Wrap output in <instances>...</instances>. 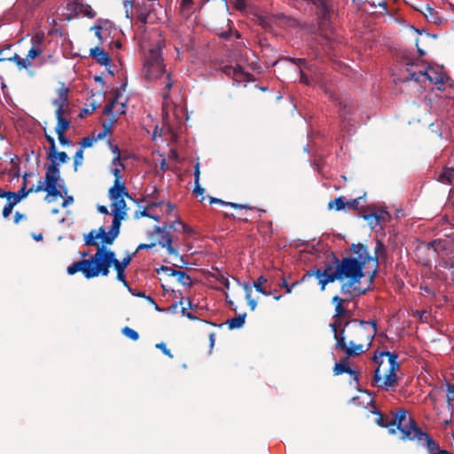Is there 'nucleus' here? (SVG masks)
<instances>
[{"label":"nucleus","instance_id":"nucleus-42","mask_svg":"<svg viewBox=\"0 0 454 454\" xmlns=\"http://www.w3.org/2000/svg\"><path fill=\"white\" fill-rule=\"evenodd\" d=\"M44 34L43 33H36L31 38L32 46L35 48H41L42 43L44 41Z\"/></svg>","mask_w":454,"mask_h":454},{"label":"nucleus","instance_id":"nucleus-7","mask_svg":"<svg viewBox=\"0 0 454 454\" xmlns=\"http://www.w3.org/2000/svg\"><path fill=\"white\" fill-rule=\"evenodd\" d=\"M123 215H114L112 225L108 231L106 228L101 226L98 230H91L89 233L84 235V244L87 247H101L107 245L114 244L115 239L120 234L121 221L124 220Z\"/></svg>","mask_w":454,"mask_h":454},{"label":"nucleus","instance_id":"nucleus-3","mask_svg":"<svg viewBox=\"0 0 454 454\" xmlns=\"http://www.w3.org/2000/svg\"><path fill=\"white\" fill-rule=\"evenodd\" d=\"M333 271L338 281L341 282L340 293L342 294H364L367 288L361 286V280L364 277L361 264L351 256H345L341 259L333 255L331 262Z\"/></svg>","mask_w":454,"mask_h":454},{"label":"nucleus","instance_id":"nucleus-17","mask_svg":"<svg viewBox=\"0 0 454 454\" xmlns=\"http://www.w3.org/2000/svg\"><path fill=\"white\" fill-rule=\"evenodd\" d=\"M407 71L409 72L411 80L419 81L420 76H426L431 82L434 83L435 85L444 83L442 74L435 71L433 68L419 71V73L411 72L409 68H407Z\"/></svg>","mask_w":454,"mask_h":454},{"label":"nucleus","instance_id":"nucleus-9","mask_svg":"<svg viewBox=\"0 0 454 454\" xmlns=\"http://www.w3.org/2000/svg\"><path fill=\"white\" fill-rule=\"evenodd\" d=\"M385 250L384 244L377 240L376 247L374 248V254L372 255L369 252V248L363 243L352 244L349 251L354 254L351 259L356 260L361 264V268L364 270L367 264L373 262L374 268L370 275L371 280H372L377 274V267L379 264L378 257L380 252Z\"/></svg>","mask_w":454,"mask_h":454},{"label":"nucleus","instance_id":"nucleus-20","mask_svg":"<svg viewBox=\"0 0 454 454\" xmlns=\"http://www.w3.org/2000/svg\"><path fill=\"white\" fill-rule=\"evenodd\" d=\"M437 180L444 184L454 185V154L451 167L444 168L439 174Z\"/></svg>","mask_w":454,"mask_h":454},{"label":"nucleus","instance_id":"nucleus-19","mask_svg":"<svg viewBox=\"0 0 454 454\" xmlns=\"http://www.w3.org/2000/svg\"><path fill=\"white\" fill-rule=\"evenodd\" d=\"M90 56L101 66L107 67L111 64V58L109 54L104 49H101L98 46L90 50Z\"/></svg>","mask_w":454,"mask_h":454},{"label":"nucleus","instance_id":"nucleus-38","mask_svg":"<svg viewBox=\"0 0 454 454\" xmlns=\"http://www.w3.org/2000/svg\"><path fill=\"white\" fill-rule=\"evenodd\" d=\"M81 13H82L85 17L90 19H93L96 16V12L92 9V7L88 4L84 0H82V8L81 10Z\"/></svg>","mask_w":454,"mask_h":454},{"label":"nucleus","instance_id":"nucleus-39","mask_svg":"<svg viewBox=\"0 0 454 454\" xmlns=\"http://www.w3.org/2000/svg\"><path fill=\"white\" fill-rule=\"evenodd\" d=\"M83 162V150L82 148H79L74 156V171H77L79 166H81Z\"/></svg>","mask_w":454,"mask_h":454},{"label":"nucleus","instance_id":"nucleus-28","mask_svg":"<svg viewBox=\"0 0 454 454\" xmlns=\"http://www.w3.org/2000/svg\"><path fill=\"white\" fill-rule=\"evenodd\" d=\"M168 276L176 277L177 281L184 286H191V285H192V278L185 271H183V270L172 271L171 273H168Z\"/></svg>","mask_w":454,"mask_h":454},{"label":"nucleus","instance_id":"nucleus-51","mask_svg":"<svg viewBox=\"0 0 454 454\" xmlns=\"http://www.w3.org/2000/svg\"><path fill=\"white\" fill-rule=\"evenodd\" d=\"M45 138L50 145L49 152L54 153L57 148L54 137L51 135L45 134Z\"/></svg>","mask_w":454,"mask_h":454},{"label":"nucleus","instance_id":"nucleus-4","mask_svg":"<svg viewBox=\"0 0 454 454\" xmlns=\"http://www.w3.org/2000/svg\"><path fill=\"white\" fill-rule=\"evenodd\" d=\"M165 47V42L162 39H159L154 47L149 50L148 54L145 56L144 60V76L148 82L159 79L160 76L165 74V88L167 92L163 93V98L168 97V91L173 86L171 79V73L167 72L165 65L163 64V58L161 56V50Z\"/></svg>","mask_w":454,"mask_h":454},{"label":"nucleus","instance_id":"nucleus-27","mask_svg":"<svg viewBox=\"0 0 454 454\" xmlns=\"http://www.w3.org/2000/svg\"><path fill=\"white\" fill-rule=\"evenodd\" d=\"M30 193L28 188L21 187L17 192H10V200H12L14 205H17Z\"/></svg>","mask_w":454,"mask_h":454},{"label":"nucleus","instance_id":"nucleus-43","mask_svg":"<svg viewBox=\"0 0 454 454\" xmlns=\"http://www.w3.org/2000/svg\"><path fill=\"white\" fill-rule=\"evenodd\" d=\"M43 51H42V48H35V47H31L30 50L28 51L27 56H26V59H28V61L32 62L33 59H35V58L39 57L41 54H42Z\"/></svg>","mask_w":454,"mask_h":454},{"label":"nucleus","instance_id":"nucleus-50","mask_svg":"<svg viewBox=\"0 0 454 454\" xmlns=\"http://www.w3.org/2000/svg\"><path fill=\"white\" fill-rule=\"evenodd\" d=\"M290 61L298 66L301 70H302V68H310V67L307 65L305 59H290Z\"/></svg>","mask_w":454,"mask_h":454},{"label":"nucleus","instance_id":"nucleus-60","mask_svg":"<svg viewBox=\"0 0 454 454\" xmlns=\"http://www.w3.org/2000/svg\"><path fill=\"white\" fill-rule=\"evenodd\" d=\"M193 192L197 195H202L204 193V192H205V189L200 186V182L199 183H194V190H193Z\"/></svg>","mask_w":454,"mask_h":454},{"label":"nucleus","instance_id":"nucleus-62","mask_svg":"<svg viewBox=\"0 0 454 454\" xmlns=\"http://www.w3.org/2000/svg\"><path fill=\"white\" fill-rule=\"evenodd\" d=\"M34 174L32 172H29V173H25L23 176H22V186L21 187H26L27 188V179L28 177H31L33 176Z\"/></svg>","mask_w":454,"mask_h":454},{"label":"nucleus","instance_id":"nucleus-22","mask_svg":"<svg viewBox=\"0 0 454 454\" xmlns=\"http://www.w3.org/2000/svg\"><path fill=\"white\" fill-rule=\"evenodd\" d=\"M55 116L57 119V125L55 127L56 133L65 134L70 128L71 121L67 119L65 114H62V112L55 113Z\"/></svg>","mask_w":454,"mask_h":454},{"label":"nucleus","instance_id":"nucleus-37","mask_svg":"<svg viewBox=\"0 0 454 454\" xmlns=\"http://www.w3.org/2000/svg\"><path fill=\"white\" fill-rule=\"evenodd\" d=\"M121 333L123 335H125L127 338L132 340H137L139 339L138 333L129 326L123 327L121 329Z\"/></svg>","mask_w":454,"mask_h":454},{"label":"nucleus","instance_id":"nucleus-54","mask_svg":"<svg viewBox=\"0 0 454 454\" xmlns=\"http://www.w3.org/2000/svg\"><path fill=\"white\" fill-rule=\"evenodd\" d=\"M362 199V197L354 199L350 201L346 202V207L352 208V209H357L359 205V200Z\"/></svg>","mask_w":454,"mask_h":454},{"label":"nucleus","instance_id":"nucleus-47","mask_svg":"<svg viewBox=\"0 0 454 454\" xmlns=\"http://www.w3.org/2000/svg\"><path fill=\"white\" fill-rule=\"evenodd\" d=\"M11 50H12V45H10V44L6 45L5 47H3V48L0 47V58L3 59L2 62L7 61V59H5V58H9V55L12 53Z\"/></svg>","mask_w":454,"mask_h":454},{"label":"nucleus","instance_id":"nucleus-18","mask_svg":"<svg viewBox=\"0 0 454 454\" xmlns=\"http://www.w3.org/2000/svg\"><path fill=\"white\" fill-rule=\"evenodd\" d=\"M384 356H387L388 358V364H389L388 369H394V370L399 369L400 364L397 361L398 355L395 353H391L389 351H380L379 353L374 354L372 360H373V362H375L376 364H379L378 366L380 367L381 364H383V361L381 360V358Z\"/></svg>","mask_w":454,"mask_h":454},{"label":"nucleus","instance_id":"nucleus-35","mask_svg":"<svg viewBox=\"0 0 454 454\" xmlns=\"http://www.w3.org/2000/svg\"><path fill=\"white\" fill-rule=\"evenodd\" d=\"M315 4L321 11V15L324 20L330 18V8L326 3V0H315Z\"/></svg>","mask_w":454,"mask_h":454},{"label":"nucleus","instance_id":"nucleus-12","mask_svg":"<svg viewBox=\"0 0 454 454\" xmlns=\"http://www.w3.org/2000/svg\"><path fill=\"white\" fill-rule=\"evenodd\" d=\"M108 197L112 200V215H120L126 218L128 207L124 199L128 198L129 200H133L129 195L128 189L125 188L123 192L118 191L116 193H113L112 190H109Z\"/></svg>","mask_w":454,"mask_h":454},{"label":"nucleus","instance_id":"nucleus-15","mask_svg":"<svg viewBox=\"0 0 454 454\" xmlns=\"http://www.w3.org/2000/svg\"><path fill=\"white\" fill-rule=\"evenodd\" d=\"M124 7L126 9L127 17L129 16L128 8H134L136 10L137 20L143 26L147 23L149 15L153 10V4L145 3V0L142 2L124 0Z\"/></svg>","mask_w":454,"mask_h":454},{"label":"nucleus","instance_id":"nucleus-6","mask_svg":"<svg viewBox=\"0 0 454 454\" xmlns=\"http://www.w3.org/2000/svg\"><path fill=\"white\" fill-rule=\"evenodd\" d=\"M372 413L377 415L375 423L379 427L388 428V433L390 434H395L396 430H398L402 434L400 437L401 440L406 441V438L410 437L411 423L409 420L413 419L411 416H408L405 410L397 411L392 419L385 416L378 410H375Z\"/></svg>","mask_w":454,"mask_h":454},{"label":"nucleus","instance_id":"nucleus-14","mask_svg":"<svg viewBox=\"0 0 454 454\" xmlns=\"http://www.w3.org/2000/svg\"><path fill=\"white\" fill-rule=\"evenodd\" d=\"M315 276L319 280L320 288L322 291L325 289V286L329 283H333L337 280L333 271V265L327 263L325 269L322 270L320 269H317L315 270L308 271L304 274L301 278V281H306L311 277Z\"/></svg>","mask_w":454,"mask_h":454},{"label":"nucleus","instance_id":"nucleus-48","mask_svg":"<svg viewBox=\"0 0 454 454\" xmlns=\"http://www.w3.org/2000/svg\"><path fill=\"white\" fill-rule=\"evenodd\" d=\"M115 270H116V273H117L116 274L117 280L121 282L124 286H126L127 288L129 289V283L126 280V277H125V270H120L119 269Z\"/></svg>","mask_w":454,"mask_h":454},{"label":"nucleus","instance_id":"nucleus-45","mask_svg":"<svg viewBox=\"0 0 454 454\" xmlns=\"http://www.w3.org/2000/svg\"><path fill=\"white\" fill-rule=\"evenodd\" d=\"M95 142L94 134L92 136L85 137L82 139L80 142L81 148L85 149L91 147L93 145V143Z\"/></svg>","mask_w":454,"mask_h":454},{"label":"nucleus","instance_id":"nucleus-16","mask_svg":"<svg viewBox=\"0 0 454 454\" xmlns=\"http://www.w3.org/2000/svg\"><path fill=\"white\" fill-rule=\"evenodd\" d=\"M119 97V94L116 93L115 97L109 101L104 107L103 114L105 115H108L109 118L107 120L103 121L102 127L103 129H106V130L112 133V129L114 123L117 121V119L115 118L114 114V109L117 106L118 102L117 98Z\"/></svg>","mask_w":454,"mask_h":454},{"label":"nucleus","instance_id":"nucleus-40","mask_svg":"<svg viewBox=\"0 0 454 454\" xmlns=\"http://www.w3.org/2000/svg\"><path fill=\"white\" fill-rule=\"evenodd\" d=\"M52 105L57 107L55 113L62 112V114L67 113V109L68 107V104L65 103L64 101L60 100L59 98L53 99Z\"/></svg>","mask_w":454,"mask_h":454},{"label":"nucleus","instance_id":"nucleus-31","mask_svg":"<svg viewBox=\"0 0 454 454\" xmlns=\"http://www.w3.org/2000/svg\"><path fill=\"white\" fill-rule=\"evenodd\" d=\"M82 8V0H74L67 4V10L69 12V15L76 17L81 13Z\"/></svg>","mask_w":454,"mask_h":454},{"label":"nucleus","instance_id":"nucleus-61","mask_svg":"<svg viewBox=\"0 0 454 454\" xmlns=\"http://www.w3.org/2000/svg\"><path fill=\"white\" fill-rule=\"evenodd\" d=\"M111 134L109 131L103 129V130L98 133L96 136L94 135L95 141L103 139L106 135Z\"/></svg>","mask_w":454,"mask_h":454},{"label":"nucleus","instance_id":"nucleus-23","mask_svg":"<svg viewBox=\"0 0 454 454\" xmlns=\"http://www.w3.org/2000/svg\"><path fill=\"white\" fill-rule=\"evenodd\" d=\"M452 246V242L447 239H434L427 244L428 250L433 249L434 252L440 254L443 253Z\"/></svg>","mask_w":454,"mask_h":454},{"label":"nucleus","instance_id":"nucleus-2","mask_svg":"<svg viewBox=\"0 0 454 454\" xmlns=\"http://www.w3.org/2000/svg\"><path fill=\"white\" fill-rule=\"evenodd\" d=\"M131 261L132 255L129 254L122 261H119L114 251L101 247H98L96 253L89 259H82L69 265L67 272L68 275L82 272L87 279L97 278L99 275L106 277L109 275L112 266L115 270H125Z\"/></svg>","mask_w":454,"mask_h":454},{"label":"nucleus","instance_id":"nucleus-53","mask_svg":"<svg viewBox=\"0 0 454 454\" xmlns=\"http://www.w3.org/2000/svg\"><path fill=\"white\" fill-rule=\"evenodd\" d=\"M102 29H103V27L100 24L95 25L90 27V30H93L95 32V36L97 38H98L100 42L103 39L102 34H101Z\"/></svg>","mask_w":454,"mask_h":454},{"label":"nucleus","instance_id":"nucleus-64","mask_svg":"<svg viewBox=\"0 0 454 454\" xmlns=\"http://www.w3.org/2000/svg\"><path fill=\"white\" fill-rule=\"evenodd\" d=\"M301 76H300V82L303 84H309V80L308 76L304 74L303 70H301Z\"/></svg>","mask_w":454,"mask_h":454},{"label":"nucleus","instance_id":"nucleus-52","mask_svg":"<svg viewBox=\"0 0 454 454\" xmlns=\"http://www.w3.org/2000/svg\"><path fill=\"white\" fill-rule=\"evenodd\" d=\"M158 244V240L157 241H153L149 244H146V243H141L138 245V247H137V250L136 252H137L138 250H144V249H150V248H153L156 245Z\"/></svg>","mask_w":454,"mask_h":454},{"label":"nucleus","instance_id":"nucleus-63","mask_svg":"<svg viewBox=\"0 0 454 454\" xmlns=\"http://www.w3.org/2000/svg\"><path fill=\"white\" fill-rule=\"evenodd\" d=\"M348 374H349L353 380L358 383L359 382V372L352 368H350V372H348Z\"/></svg>","mask_w":454,"mask_h":454},{"label":"nucleus","instance_id":"nucleus-41","mask_svg":"<svg viewBox=\"0 0 454 454\" xmlns=\"http://www.w3.org/2000/svg\"><path fill=\"white\" fill-rule=\"evenodd\" d=\"M68 93L69 89L67 88L64 84L60 88L58 89L57 94L60 100L64 101L65 103L68 104Z\"/></svg>","mask_w":454,"mask_h":454},{"label":"nucleus","instance_id":"nucleus-25","mask_svg":"<svg viewBox=\"0 0 454 454\" xmlns=\"http://www.w3.org/2000/svg\"><path fill=\"white\" fill-rule=\"evenodd\" d=\"M7 61L14 62L19 70L27 69L32 66V62L28 61L25 58H20V55L16 52L11 53L9 58H6Z\"/></svg>","mask_w":454,"mask_h":454},{"label":"nucleus","instance_id":"nucleus-21","mask_svg":"<svg viewBox=\"0 0 454 454\" xmlns=\"http://www.w3.org/2000/svg\"><path fill=\"white\" fill-rule=\"evenodd\" d=\"M47 159L51 161L49 165L55 164L56 168H59V164L66 163L69 157L66 152H58L56 148L54 153H48Z\"/></svg>","mask_w":454,"mask_h":454},{"label":"nucleus","instance_id":"nucleus-46","mask_svg":"<svg viewBox=\"0 0 454 454\" xmlns=\"http://www.w3.org/2000/svg\"><path fill=\"white\" fill-rule=\"evenodd\" d=\"M12 200L6 202L5 206L3 208L2 215L4 218H7L12 211V208L15 207Z\"/></svg>","mask_w":454,"mask_h":454},{"label":"nucleus","instance_id":"nucleus-33","mask_svg":"<svg viewBox=\"0 0 454 454\" xmlns=\"http://www.w3.org/2000/svg\"><path fill=\"white\" fill-rule=\"evenodd\" d=\"M223 72L227 75H232V76H239L244 75V72L242 70V67L240 66L232 67V66H224L223 67Z\"/></svg>","mask_w":454,"mask_h":454},{"label":"nucleus","instance_id":"nucleus-32","mask_svg":"<svg viewBox=\"0 0 454 454\" xmlns=\"http://www.w3.org/2000/svg\"><path fill=\"white\" fill-rule=\"evenodd\" d=\"M242 287L246 292V300L247 301V305L249 306L250 309L254 311L257 306V302L251 297L252 286L248 284H243Z\"/></svg>","mask_w":454,"mask_h":454},{"label":"nucleus","instance_id":"nucleus-56","mask_svg":"<svg viewBox=\"0 0 454 454\" xmlns=\"http://www.w3.org/2000/svg\"><path fill=\"white\" fill-rule=\"evenodd\" d=\"M134 216L136 219L140 217H153V215L147 212L146 208L142 211H136Z\"/></svg>","mask_w":454,"mask_h":454},{"label":"nucleus","instance_id":"nucleus-44","mask_svg":"<svg viewBox=\"0 0 454 454\" xmlns=\"http://www.w3.org/2000/svg\"><path fill=\"white\" fill-rule=\"evenodd\" d=\"M364 220H367L370 225H378L380 223V215L377 213H372L364 215Z\"/></svg>","mask_w":454,"mask_h":454},{"label":"nucleus","instance_id":"nucleus-24","mask_svg":"<svg viewBox=\"0 0 454 454\" xmlns=\"http://www.w3.org/2000/svg\"><path fill=\"white\" fill-rule=\"evenodd\" d=\"M114 176V181L113 186L109 189L112 190L113 193L118 192V191L123 192L126 187L125 183L121 180V169L115 168L112 170Z\"/></svg>","mask_w":454,"mask_h":454},{"label":"nucleus","instance_id":"nucleus-57","mask_svg":"<svg viewBox=\"0 0 454 454\" xmlns=\"http://www.w3.org/2000/svg\"><path fill=\"white\" fill-rule=\"evenodd\" d=\"M26 215L19 211L15 212L14 214V216H13V221L14 223L17 224L19 223L21 220L23 219H26Z\"/></svg>","mask_w":454,"mask_h":454},{"label":"nucleus","instance_id":"nucleus-29","mask_svg":"<svg viewBox=\"0 0 454 454\" xmlns=\"http://www.w3.org/2000/svg\"><path fill=\"white\" fill-rule=\"evenodd\" d=\"M246 317L247 314L243 313L241 315H239L238 317L228 319L226 324L228 325L231 330L240 328L245 324Z\"/></svg>","mask_w":454,"mask_h":454},{"label":"nucleus","instance_id":"nucleus-1","mask_svg":"<svg viewBox=\"0 0 454 454\" xmlns=\"http://www.w3.org/2000/svg\"><path fill=\"white\" fill-rule=\"evenodd\" d=\"M337 323H331L335 348L348 356H357L366 352L377 333L376 321L353 319L338 330Z\"/></svg>","mask_w":454,"mask_h":454},{"label":"nucleus","instance_id":"nucleus-55","mask_svg":"<svg viewBox=\"0 0 454 454\" xmlns=\"http://www.w3.org/2000/svg\"><path fill=\"white\" fill-rule=\"evenodd\" d=\"M57 135H58V139H59L60 145H62L64 146L70 145L71 141L66 137L65 134H57Z\"/></svg>","mask_w":454,"mask_h":454},{"label":"nucleus","instance_id":"nucleus-26","mask_svg":"<svg viewBox=\"0 0 454 454\" xmlns=\"http://www.w3.org/2000/svg\"><path fill=\"white\" fill-rule=\"evenodd\" d=\"M209 203L210 204H219L222 206H229L235 209H249V210H251L254 208L253 207L249 206L248 204H239V203H234V202H226L221 199L213 198V197L209 198Z\"/></svg>","mask_w":454,"mask_h":454},{"label":"nucleus","instance_id":"nucleus-34","mask_svg":"<svg viewBox=\"0 0 454 454\" xmlns=\"http://www.w3.org/2000/svg\"><path fill=\"white\" fill-rule=\"evenodd\" d=\"M327 207L330 210L334 208L336 211H340L346 208V202L343 200L342 197H338L330 200Z\"/></svg>","mask_w":454,"mask_h":454},{"label":"nucleus","instance_id":"nucleus-59","mask_svg":"<svg viewBox=\"0 0 454 454\" xmlns=\"http://www.w3.org/2000/svg\"><path fill=\"white\" fill-rule=\"evenodd\" d=\"M200 163H197L194 166V183L200 182Z\"/></svg>","mask_w":454,"mask_h":454},{"label":"nucleus","instance_id":"nucleus-13","mask_svg":"<svg viewBox=\"0 0 454 454\" xmlns=\"http://www.w3.org/2000/svg\"><path fill=\"white\" fill-rule=\"evenodd\" d=\"M344 297H340L339 295H334L332 299V302L335 304L334 309V321L333 323H337L338 329L342 326V321L341 318L348 316L349 314V311L344 307L345 303H348L351 301L355 297H358L361 294H355L354 293H351L350 294H343Z\"/></svg>","mask_w":454,"mask_h":454},{"label":"nucleus","instance_id":"nucleus-58","mask_svg":"<svg viewBox=\"0 0 454 454\" xmlns=\"http://www.w3.org/2000/svg\"><path fill=\"white\" fill-rule=\"evenodd\" d=\"M279 286L285 288L286 294L292 293V286H290V285L285 278L282 279L281 283L279 284Z\"/></svg>","mask_w":454,"mask_h":454},{"label":"nucleus","instance_id":"nucleus-36","mask_svg":"<svg viewBox=\"0 0 454 454\" xmlns=\"http://www.w3.org/2000/svg\"><path fill=\"white\" fill-rule=\"evenodd\" d=\"M333 374L338 376L343 373L350 372L349 364L336 363L333 369Z\"/></svg>","mask_w":454,"mask_h":454},{"label":"nucleus","instance_id":"nucleus-49","mask_svg":"<svg viewBox=\"0 0 454 454\" xmlns=\"http://www.w3.org/2000/svg\"><path fill=\"white\" fill-rule=\"evenodd\" d=\"M155 348L161 350V352L168 356L169 358H173V355L170 352V350L167 348L166 344L164 342H160L155 345Z\"/></svg>","mask_w":454,"mask_h":454},{"label":"nucleus","instance_id":"nucleus-10","mask_svg":"<svg viewBox=\"0 0 454 454\" xmlns=\"http://www.w3.org/2000/svg\"><path fill=\"white\" fill-rule=\"evenodd\" d=\"M409 422L411 423V434L409 435V438H406V440H417L418 442L426 441L429 454H450V451L448 450H441L439 445L426 432L422 431V429L417 426L414 419H410Z\"/></svg>","mask_w":454,"mask_h":454},{"label":"nucleus","instance_id":"nucleus-5","mask_svg":"<svg viewBox=\"0 0 454 454\" xmlns=\"http://www.w3.org/2000/svg\"><path fill=\"white\" fill-rule=\"evenodd\" d=\"M154 231L147 233V237L150 239H154L155 236H158V244L167 249L168 254L175 256L180 262H184L183 257L179 256L178 250L173 246V236L170 231H179L182 229L184 232H189L190 228L185 225L183 222L177 220L171 223H165L162 226L154 225Z\"/></svg>","mask_w":454,"mask_h":454},{"label":"nucleus","instance_id":"nucleus-11","mask_svg":"<svg viewBox=\"0 0 454 454\" xmlns=\"http://www.w3.org/2000/svg\"><path fill=\"white\" fill-rule=\"evenodd\" d=\"M396 371L394 369H387L382 376L380 368L378 366L373 374L372 385L386 391L394 389L396 387L398 377Z\"/></svg>","mask_w":454,"mask_h":454},{"label":"nucleus","instance_id":"nucleus-8","mask_svg":"<svg viewBox=\"0 0 454 454\" xmlns=\"http://www.w3.org/2000/svg\"><path fill=\"white\" fill-rule=\"evenodd\" d=\"M44 168L46 170L44 181L40 179L36 185H32L28 189L31 193L46 192L47 194L44 200L51 202V198L54 200L62 197V193L59 189L62 187V185L59 184V181L61 179V174L59 168H57L55 164L45 165Z\"/></svg>","mask_w":454,"mask_h":454},{"label":"nucleus","instance_id":"nucleus-30","mask_svg":"<svg viewBox=\"0 0 454 454\" xmlns=\"http://www.w3.org/2000/svg\"><path fill=\"white\" fill-rule=\"evenodd\" d=\"M267 283V278L264 276H260L253 284V287L255 288V290L265 295L269 296L271 294L270 291H268L265 287H263V285Z\"/></svg>","mask_w":454,"mask_h":454}]
</instances>
